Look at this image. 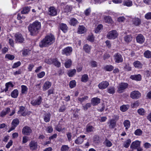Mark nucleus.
<instances>
[{
	"mask_svg": "<svg viewBox=\"0 0 151 151\" xmlns=\"http://www.w3.org/2000/svg\"><path fill=\"white\" fill-rule=\"evenodd\" d=\"M133 65L134 67L140 69L142 68L143 65L139 61H136L133 63Z\"/></svg>",
	"mask_w": 151,
	"mask_h": 151,
	"instance_id": "obj_23",
	"label": "nucleus"
},
{
	"mask_svg": "<svg viewBox=\"0 0 151 151\" xmlns=\"http://www.w3.org/2000/svg\"><path fill=\"white\" fill-rule=\"evenodd\" d=\"M91 66L93 67H96L97 66V63L95 61H92L91 62Z\"/></svg>",
	"mask_w": 151,
	"mask_h": 151,
	"instance_id": "obj_62",
	"label": "nucleus"
},
{
	"mask_svg": "<svg viewBox=\"0 0 151 151\" xmlns=\"http://www.w3.org/2000/svg\"><path fill=\"white\" fill-rule=\"evenodd\" d=\"M104 20L105 22L110 23L111 22L112 20L109 16H105L104 18Z\"/></svg>",
	"mask_w": 151,
	"mask_h": 151,
	"instance_id": "obj_38",
	"label": "nucleus"
},
{
	"mask_svg": "<svg viewBox=\"0 0 151 151\" xmlns=\"http://www.w3.org/2000/svg\"><path fill=\"white\" fill-rule=\"evenodd\" d=\"M124 40L126 42L129 43L132 40V37L131 35H126L124 37Z\"/></svg>",
	"mask_w": 151,
	"mask_h": 151,
	"instance_id": "obj_29",
	"label": "nucleus"
},
{
	"mask_svg": "<svg viewBox=\"0 0 151 151\" xmlns=\"http://www.w3.org/2000/svg\"><path fill=\"white\" fill-rule=\"evenodd\" d=\"M15 41L16 42L22 43L24 41V38L22 35L19 33H17L15 35Z\"/></svg>",
	"mask_w": 151,
	"mask_h": 151,
	"instance_id": "obj_11",
	"label": "nucleus"
},
{
	"mask_svg": "<svg viewBox=\"0 0 151 151\" xmlns=\"http://www.w3.org/2000/svg\"><path fill=\"white\" fill-rule=\"evenodd\" d=\"M142 132L140 129H137L134 132V134L136 135H140L142 134Z\"/></svg>",
	"mask_w": 151,
	"mask_h": 151,
	"instance_id": "obj_57",
	"label": "nucleus"
},
{
	"mask_svg": "<svg viewBox=\"0 0 151 151\" xmlns=\"http://www.w3.org/2000/svg\"><path fill=\"white\" fill-rule=\"evenodd\" d=\"M88 97L87 96H85L82 97H79L78 98V101L80 102L81 103H82V102L85 101L86 100L88 99Z\"/></svg>",
	"mask_w": 151,
	"mask_h": 151,
	"instance_id": "obj_40",
	"label": "nucleus"
},
{
	"mask_svg": "<svg viewBox=\"0 0 151 151\" xmlns=\"http://www.w3.org/2000/svg\"><path fill=\"white\" fill-rule=\"evenodd\" d=\"M6 58H8L10 60H13L14 58V56L13 55H12L10 54H6L5 55Z\"/></svg>",
	"mask_w": 151,
	"mask_h": 151,
	"instance_id": "obj_64",
	"label": "nucleus"
},
{
	"mask_svg": "<svg viewBox=\"0 0 151 151\" xmlns=\"http://www.w3.org/2000/svg\"><path fill=\"white\" fill-rule=\"evenodd\" d=\"M73 49L71 47L68 46L62 50L61 53L63 55H65L68 56H70L72 53Z\"/></svg>",
	"mask_w": 151,
	"mask_h": 151,
	"instance_id": "obj_4",
	"label": "nucleus"
},
{
	"mask_svg": "<svg viewBox=\"0 0 151 151\" xmlns=\"http://www.w3.org/2000/svg\"><path fill=\"white\" fill-rule=\"evenodd\" d=\"M22 88V93L23 94H25L27 93L28 88L27 87L24 85H22L21 86Z\"/></svg>",
	"mask_w": 151,
	"mask_h": 151,
	"instance_id": "obj_45",
	"label": "nucleus"
},
{
	"mask_svg": "<svg viewBox=\"0 0 151 151\" xmlns=\"http://www.w3.org/2000/svg\"><path fill=\"white\" fill-rule=\"evenodd\" d=\"M141 96V93L138 91H134L131 93L130 97L132 99H138Z\"/></svg>",
	"mask_w": 151,
	"mask_h": 151,
	"instance_id": "obj_10",
	"label": "nucleus"
},
{
	"mask_svg": "<svg viewBox=\"0 0 151 151\" xmlns=\"http://www.w3.org/2000/svg\"><path fill=\"white\" fill-rule=\"evenodd\" d=\"M88 79V77L87 74H84L83 75L81 78L82 81L84 82H86Z\"/></svg>",
	"mask_w": 151,
	"mask_h": 151,
	"instance_id": "obj_48",
	"label": "nucleus"
},
{
	"mask_svg": "<svg viewBox=\"0 0 151 151\" xmlns=\"http://www.w3.org/2000/svg\"><path fill=\"white\" fill-rule=\"evenodd\" d=\"M118 36V33L115 30H113L110 31L107 33L106 37L109 39H115Z\"/></svg>",
	"mask_w": 151,
	"mask_h": 151,
	"instance_id": "obj_5",
	"label": "nucleus"
},
{
	"mask_svg": "<svg viewBox=\"0 0 151 151\" xmlns=\"http://www.w3.org/2000/svg\"><path fill=\"white\" fill-rule=\"evenodd\" d=\"M123 4L127 6H131L132 5V2L130 0H127L124 2Z\"/></svg>",
	"mask_w": 151,
	"mask_h": 151,
	"instance_id": "obj_41",
	"label": "nucleus"
},
{
	"mask_svg": "<svg viewBox=\"0 0 151 151\" xmlns=\"http://www.w3.org/2000/svg\"><path fill=\"white\" fill-rule=\"evenodd\" d=\"M76 85V82L75 80L71 81L69 83V86L71 88L75 87Z\"/></svg>",
	"mask_w": 151,
	"mask_h": 151,
	"instance_id": "obj_55",
	"label": "nucleus"
},
{
	"mask_svg": "<svg viewBox=\"0 0 151 151\" xmlns=\"http://www.w3.org/2000/svg\"><path fill=\"white\" fill-rule=\"evenodd\" d=\"M54 58H50L46 59L45 60V62L48 64H53Z\"/></svg>",
	"mask_w": 151,
	"mask_h": 151,
	"instance_id": "obj_56",
	"label": "nucleus"
},
{
	"mask_svg": "<svg viewBox=\"0 0 151 151\" xmlns=\"http://www.w3.org/2000/svg\"><path fill=\"white\" fill-rule=\"evenodd\" d=\"M5 86L6 88L4 90V91L5 92H6L8 91V89L9 87H11L12 88L14 86L12 83L11 82H9L6 83L5 84Z\"/></svg>",
	"mask_w": 151,
	"mask_h": 151,
	"instance_id": "obj_28",
	"label": "nucleus"
},
{
	"mask_svg": "<svg viewBox=\"0 0 151 151\" xmlns=\"http://www.w3.org/2000/svg\"><path fill=\"white\" fill-rule=\"evenodd\" d=\"M60 28L63 32L65 33L66 32L68 27L66 24L62 23L60 25Z\"/></svg>",
	"mask_w": 151,
	"mask_h": 151,
	"instance_id": "obj_30",
	"label": "nucleus"
},
{
	"mask_svg": "<svg viewBox=\"0 0 151 151\" xmlns=\"http://www.w3.org/2000/svg\"><path fill=\"white\" fill-rule=\"evenodd\" d=\"M72 64V61L70 59L67 60L65 63V66L66 68H69L71 66Z\"/></svg>",
	"mask_w": 151,
	"mask_h": 151,
	"instance_id": "obj_49",
	"label": "nucleus"
},
{
	"mask_svg": "<svg viewBox=\"0 0 151 151\" xmlns=\"http://www.w3.org/2000/svg\"><path fill=\"white\" fill-rule=\"evenodd\" d=\"M10 111V109L9 108H6L3 110L1 113L0 115L1 117H3L6 114H8Z\"/></svg>",
	"mask_w": 151,
	"mask_h": 151,
	"instance_id": "obj_25",
	"label": "nucleus"
},
{
	"mask_svg": "<svg viewBox=\"0 0 151 151\" xmlns=\"http://www.w3.org/2000/svg\"><path fill=\"white\" fill-rule=\"evenodd\" d=\"M100 99L98 98H93L91 99V104L93 106L96 105L100 103Z\"/></svg>",
	"mask_w": 151,
	"mask_h": 151,
	"instance_id": "obj_20",
	"label": "nucleus"
},
{
	"mask_svg": "<svg viewBox=\"0 0 151 151\" xmlns=\"http://www.w3.org/2000/svg\"><path fill=\"white\" fill-rule=\"evenodd\" d=\"M86 31L85 27L83 25H80L78 28V32L80 34H82L85 32Z\"/></svg>",
	"mask_w": 151,
	"mask_h": 151,
	"instance_id": "obj_21",
	"label": "nucleus"
},
{
	"mask_svg": "<svg viewBox=\"0 0 151 151\" xmlns=\"http://www.w3.org/2000/svg\"><path fill=\"white\" fill-rule=\"evenodd\" d=\"M41 27V23L37 21H35L28 26V29L30 35L34 36L39 32Z\"/></svg>",
	"mask_w": 151,
	"mask_h": 151,
	"instance_id": "obj_2",
	"label": "nucleus"
},
{
	"mask_svg": "<svg viewBox=\"0 0 151 151\" xmlns=\"http://www.w3.org/2000/svg\"><path fill=\"white\" fill-rule=\"evenodd\" d=\"M132 80L136 81H140L142 80V76L139 74L132 75L130 77Z\"/></svg>",
	"mask_w": 151,
	"mask_h": 151,
	"instance_id": "obj_18",
	"label": "nucleus"
},
{
	"mask_svg": "<svg viewBox=\"0 0 151 151\" xmlns=\"http://www.w3.org/2000/svg\"><path fill=\"white\" fill-rule=\"evenodd\" d=\"M52 85L51 83L49 81H46L44 84L42 86L43 91H45L51 87Z\"/></svg>",
	"mask_w": 151,
	"mask_h": 151,
	"instance_id": "obj_16",
	"label": "nucleus"
},
{
	"mask_svg": "<svg viewBox=\"0 0 151 151\" xmlns=\"http://www.w3.org/2000/svg\"><path fill=\"white\" fill-rule=\"evenodd\" d=\"M131 140L130 139H128L125 141L124 144L123 146L125 148H127L129 146L131 143Z\"/></svg>",
	"mask_w": 151,
	"mask_h": 151,
	"instance_id": "obj_37",
	"label": "nucleus"
},
{
	"mask_svg": "<svg viewBox=\"0 0 151 151\" xmlns=\"http://www.w3.org/2000/svg\"><path fill=\"white\" fill-rule=\"evenodd\" d=\"M91 47L87 44L84 45L83 49L86 52L89 53L90 52Z\"/></svg>",
	"mask_w": 151,
	"mask_h": 151,
	"instance_id": "obj_31",
	"label": "nucleus"
},
{
	"mask_svg": "<svg viewBox=\"0 0 151 151\" xmlns=\"http://www.w3.org/2000/svg\"><path fill=\"white\" fill-rule=\"evenodd\" d=\"M137 112L139 114L142 116L144 115L145 112V110L142 108L139 109Z\"/></svg>",
	"mask_w": 151,
	"mask_h": 151,
	"instance_id": "obj_47",
	"label": "nucleus"
},
{
	"mask_svg": "<svg viewBox=\"0 0 151 151\" xmlns=\"http://www.w3.org/2000/svg\"><path fill=\"white\" fill-rule=\"evenodd\" d=\"M19 94V92L17 89H15L13 90L11 93V96L14 98H17Z\"/></svg>",
	"mask_w": 151,
	"mask_h": 151,
	"instance_id": "obj_33",
	"label": "nucleus"
},
{
	"mask_svg": "<svg viewBox=\"0 0 151 151\" xmlns=\"http://www.w3.org/2000/svg\"><path fill=\"white\" fill-rule=\"evenodd\" d=\"M109 83L106 81H103L98 85V87L101 89H104L106 88L109 85Z\"/></svg>",
	"mask_w": 151,
	"mask_h": 151,
	"instance_id": "obj_12",
	"label": "nucleus"
},
{
	"mask_svg": "<svg viewBox=\"0 0 151 151\" xmlns=\"http://www.w3.org/2000/svg\"><path fill=\"white\" fill-rule=\"evenodd\" d=\"M45 73L44 71H42L40 73L37 74V77L39 78H42L45 75Z\"/></svg>",
	"mask_w": 151,
	"mask_h": 151,
	"instance_id": "obj_61",
	"label": "nucleus"
},
{
	"mask_svg": "<svg viewBox=\"0 0 151 151\" xmlns=\"http://www.w3.org/2000/svg\"><path fill=\"white\" fill-rule=\"evenodd\" d=\"M140 142L139 141L133 142L130 146V148L133 149H135L140 145Z\"/></svg>",
	"mask_w": 151,
	"mask_h": 151,
	"instance_id": "obj_17",
	"label": "nucleus"
},
{
	"mask_svg": "<svg viewBox=\"0 0 151 151\" xmlns=\"http://www.w3.org/2000/svg\"><path fill=\"white\" fill-rule=\"evenodd\" d=\"M32 129L31 128L28 126H25L22 129V133L23 134L26 135H29L32 133Z\"/></svg>",
	"mask_w": 151,
	"mask_h": 151,
	"instance_id": "obj_9",
	"label": "nucleus"
},
{
	"mask_svg": "<svg viewBox=\"0 0 151 151\" xmlns=\"http://www.w3.org/2000/svg\"><path fill=\"white\" fill-rule=\"evenodd\" d=\"M109 127L110 128L114 129L116 126V122L114 119H111L109 120Z\"/></svg>",
	"mask_w": 151,
	"mask_h": 151,
	"instance_id": "obj_26",
	"label": "nucleus"
},
{
	"mask_svg": "<svg viewBox=\"0 0 151 151\" xmlns=\"http://www.w3.org/2000/svg\"><path fill=\"white\" fill-rule=\"evenodd\" d=\"M145 18L147 19H151V12L146 14L145 16Z\"/></svg>",
	"mask_w": 151,
	"mask_h": 151,
	"instance_id": "obj_58",
	"label": "nucleus"
},
{
	"mask_svg": "<svg viewBox=\"0 0 151 151\" xmlns=\"http://www.w3.org/2000/svg\"><path fill=\"white\" fill-rule=\"evenodd\" d=\"M30 10L29 8L28 7H26L21 11V12L22 14H26Z\"/></svg>",
	"mask_w": 151,
	"mask_h": 151,
	"instance_id": "obj_52",
	"label": "nucleus"
},
{
	"mask_svg": "<svg viewBox=\"0 0 151 151\" xmlns=\"http://www.w3.org/2000/svg\"><path fill=\"white\" fill-rule=\"evenodd\" d=\"M114 68V67L111 65H106L104 68V69L107 71H111Z\"/></svg>",
	"mask_w": 151,
	"mask_h": 151,
	"instance_id": "obj_43",
	"label": "nucleus"
},
{
	"mask_svg": "<svg viewBox=\"0 0 151 151\" xmlns=\"http://www.w3.org/2000/svg\"><path fill=\"white\" fill-rule=\"evenodd\" d=\"M85 137V135H81L75 140V143L78 145L81 144L84 141L83 138Z\"/></svg>",
	"mask_w": 151,
	"mask_h": 151,
	"instance_id": "obj_15",
	"label": "nucleus"
},
{
	"mask_svg": "<svg viewBox=\"0 0 151 151\" xmlns=\"http://www.w3.org/2000/svg\"><path fill=\"white\" fill-rule=\"evenodd\" d=\"M136 40L137 42L141 44L144 42L145 38L142 35L139 34L137 36Z\"/></svg>",
	"mask_w": 151,
	"mask_h": 151,
	"instance_id": "obj_14",
	"label": "nucleus"
},
{
	"mask_svg": "<svg viewBox=\"0 0 151 151\" xmlns=\"http://www.w3.org/2000/svg\"><path fill=\"white\" fill-rule=\"evenodd\" d=\"M29 146L30 150H36L38 148V143L34 140H32L29 143Z\"/></svg>",
	"mask_w": 151,
	"mask_h": 151,
	"instance_id": "obj_8",
	"label": "nucleus"
},
{
	"mask_svg": "<svg viewBox=\"0 0 151 151\" xmlns=\"http://www.w3.org/2000/svg\"><path fill=\"white\" fill-rule=\"evenodd\" d=\"M128 84L126 83H120L117 86V91L121 93L124 91L128 87Z\"/></svg>",
	"mask_w": 151,
	"mask_h": 151,
	"instance_id": "obj_3",
	"label": "nucleus"
},
{
	"mask_svg": "<svg viewBox=\"0 0 151 151\" xmlns=\"http://www.w3.org/2000/svg\"><path fill=\"white\" fill-rule=\"evenodd\" d=\"M107 92L110 94H113L115 93V88L113 86H110L107 89Z\"/></svg>",
	"mask_w": 151,
	"mask_h": 151,
	"instance_id": "obj_34",
	"label": "nucleus"
},
{
	"mask_svg": "<svg viewBox=\"0 0 151 151\" xmlns=\"http://www.w3.org/2000/svg\"><path fill=\"white\" fill-rule=\"evenodd\" d=\"M145 57L147 58H151V52L149 50H147L144 53Z\"/></svg>",
	"mask_w": 151,
	"mask_h": 151,
	"instance_id": "obj_36",
	"label": "nucleus"
},
{
	"mask_svg": "<svg viewBox=\"0 0 151 151\" xmlns=\"http://www.w3.org/2000/svg\"><path fill=\"white\" fill-rule=\"evenodd\" d=\"M124 127L125 128V129L127 130L130 127V122L128 120H125L123 123Z\"/></svg>",
	"mask_w": 151,
	"mask_h": 151,
	"instance_id": "obj_32",
	"label": "nucleus"
},
{
	"mask_svg": "<svg viewBox=\"0 0 151 151\" xmlns=\"http://www.w3.org/2000/svg\"><path fill=\"white\" fill-rule=\"evenodd\" d=\"M51 117V114L50 113H46L44 116V120L45 122H50Z\"/></svg>",
	"mask_w": 151,
	"mask_h": 151,
	"instance_id": "obj_27",
	"label": "nucleus"
},
{
	"mask_svg": "<svg viewBox=\"0 0 151 151\" xmlns=\"http://www.w3.org/2000/svg\"><path fill=\"white\" fill-rule=\"evenodd\" d=\"M129 108V105L128 104L123 105L120 107V110L123 112L126 111Z\"/></svg>",
	"mask_w": 151,
	"mask_h": 151,
	"instance_id": "obj_39",
	"label": "nucleus"
},
{
	"mask_svg": "<svg viewBox=\"0 0 151 151\" xmlns=\"http://www.w3.org/2000/svg\"><path fill=\"white\" fill-rule=\"evenodd\" d=\"M86 131L88 133L93 132L95 130L94 128L92 125L88 124L86 127Z\"/></svg>",
	"mask_w": 151,
	"mask_h": 151,
	"instance_id": "obj_22",
	"label": "nucleus"
},
{
	"mask_svg": "<svg viewBox=\"0 0 151 151\" xmlns=\"http://www.w3.org/2000/svg\"><path fill=\"white\" fill-rule=\"evenodd\" d=\"M113 57L114 60L116 63H122L123 61V58L122 55L119 52L115 53Z\"/></svg>",
	"mask_w": 151,
	"mask_h": 151,
	"instance_id": "obj_7",
	"label": "nucleus"
},
{
	"mask_svg": "<svg viewBox=\"0 0 151 151\" xmlns=\"http://www.w3.org/2000/svg\"><path fill=\"white\" fill-rule=\"evenodd\" d=\"M103 26L102 25L100 24L99 25L95 30V33H98L100 30L103 28Z\"/></svg>",
	"mask_w": 151,
	"mask_h": 151,
	"instance_id": "obj_54",
	"label": "nucleus"
},
{
	"mask_svg": "<svg viewBox=\"0 0 151 151\" xmlns=\"http://www.w3.org/2000/svg\"><path fill=\"white\" fill-rule=\"evenodd\" d=\"M25 107L23 106H21L19 107V110L18 111V114H20L22 112L24 111L25 109Z\"/></svg>",
	"mask_w": 151,
	"mask_h": 151,
	"instance_id": "obj_63",
	"label": "nucleus"
},
{
	"mask_svg": "<svg viewBox=\"0 0 151 151\" xmlns=\"http://www.w3.org/2000/svg\"><path fill=\"white\" fill-rule=\"evenodd\" d=\"M78 21L74 18H71L69 22V24L73 26H76L78 23Z\"/></svg>",
	"mask_w": 151,
	"mask_h": 151,
	"instance_id": "obj_24",
	"label": "nucleus"
},
{
	"mask_svg": "<svg viewBox=\"0 0 151 151\" xmlns=\"http://www.w3.org/2000/svg\"><path fill=\"white\" fill-rule=\"evenodd\" d=\"M72 9V7L70 6L67 5L64 8V12L68 13L70 12Z\"/></svg>",
	"mask_w": 151,
	"mask_h": 151,
	"instance_id": "obj_42",
	"label": "nucleus"
},
{
	"mask_svg": "<svg viewBox=\"0 0 151 151\" xmlns=\"http://www.w3.org/2000/svg\"><path fill=\"white\" fill-rule=\"evenodd\" d=\"M42 100L41 96H39L37 99L32 100L31 102V104L34 106H37L41 104Z\"/></svg>",
	"mask_w": 151,
	"mask_h": 151,
	"instance_id": "obj_6",
	"label": "nucleus"
},
{
	"mask_svg": "<svg viewBox=\"0 0 151 151\" xmlns=\"http://www.w3.org/2000/svg\"><path fill=\"white\" fill-rule=\"evenodd\" d=\"M91 106V104L90 103H86L83 106V109L85 111H86L89 108H90Z\"/></svg>",
	"mask_w": 151,
	"mask_h": 151,
	"instance_id": "obj_44",
	"label": "nucleus"
},
{
	"mask_svg": "<svg viewBox=\"0 0 151 151\" xmlns=\"http://www.w3.org/2000/svg\"><path fill=\"white\" fill-rule=\"evenodd\" d=\"M55 129L56 130L59 132H60L62 131V128L60 124H59L55 127Z\"/></svg>",
	"mask_w": 151,
	"mask_h": 151,
	"instance_id": "obj_59",
	"label": "nucleus"
},
{
	"mask_svg": "<svg viewBox=\"0 0 151 151\" xmlns=\"http://www.w3.org/2000/svg\"><path fill=\"white\" fill-rule=\"evenodd\" d=\"M19 123V121L18 119H16L13 120L12 122V125H14L17 127Z\"/></svg>",
	"mask_w": 151,
	"mask_h": 151,
	"instance_id": "obj_51",
	"label": "nucleus"
},
{
	"mask_svg": "<svg viewBox=\"0 0 151 151\" xmlns=\"http://www.w3.org/2000/svg\"><path fill=\"white\" fill-rule=\"evenodd\" d=\"M132 21L133 24L136 26L139 25L141 23V19L135 17L133 18Z\"/></svg>",
	"mask_w": 151,
	"mask_h": 151,
	"instance_id": "obj_19",
	"label": "nucleus"
},
{
	"mask_svg": "<svg viewBox=\"0 0 151 151\" xmlns=\"http://www.w3.org/2000/svg\"><path fill=\"white\" fill-rule=\"evenodd\" d=\"M69 147L68 145H63L62 146L60 150L61 151H67L68 150Z\"/></svg>",
	"mask_w": 151,
	"mask_h": 151,
	"instance_id": "obj_50",
	"label": "nucleus"
},
{
	"mask_svg": "<svg viewBox=\"0 0 151 151\" xmlns=\"http://www.w3.org/2000/svg\"><path fill=\"white\" fill-rule=\"evenodd\" d=\"M93 140L95 143H98L100 141L99 137L97 135H95L93 137Z\"/></svg>",
	"mask_w": 151,
	"mask_h": 151,
	"instance_id": "obj_53",
	"label": "nucleus"
},
{
	"mask_svg": "<svg viewBox=\"0 0 151 151\" xmlns=\"http://www.w3.org/2000/svg\"><path fill=\"white\" fill-rule=\"evenodd\" d=\"M20 61H18L17 63H14L12 66V68H15L21 65Z\"/></svg>",
	"mask_w": 151,
	"mask_h": 151,
	"instance_id": "obj_60",
	"label": "nucleus"
},
{
	"mask_svg": "<svg viewBox=\"0 0 151 151\" xmlns=\"http://www.w3.org/2000/svg\"><path fill=\"white\" fill-rule=\"evenodd\" d=\"M76 72V70L75 69H71L68 72V75L70 77H71L74 76Z\"/></svg>",
	"mask_w": 151,
	"mask_h": 151,
	"instance_id": "obj_35",
	"label": "nucleus"
},
{
	"mask_svg": "<svg viewBox=\"0 0 151 151\" xmlns=\"http://www.w3.org/2000/svg\"><path fill=\"white\" fill-rule=\"evenodd\" d=\"M48 14L50 16H54L57 14V12L54 7L51 6L48 9Z\"/></svg>",
	"mask_w": 151,
	"mask_h": 151,
	"instance_id": "obj_13",
	"label": "nucleus"
},
{
	"mask_svg": "<svg viewBox=\"0 0 151 151\" xmlns=\"http://www.w3.org/2000/svg\"><path fill=\"white\" fill-rule=\"evenodd\" d=\"M55 37L52 35L50 34L46 36L39 43V46L41 48L47 47L52 44L55 41Z\"/></svg>",
	"mask_w": 151,
	"mask_h": 151,
	"instance_id": "obj_1",
	"label": "nucleus"
},
{
	"mask_svg": "<svg viewBox=\"0 0 151 151\" xmlns=\"http://www.w3.org/2000/svg\"><path fill=\"white\" fill-rule=\"evenodd\" d=\"M53 64L57 67H59L60 66V63L58 61L57 59L54 58Z\"/></svg>",
	"mask_w": 151,
	"mask_h": 151,
	"instance_id": "obj_46",
	"label": "nucleus"
}]
</instances>
